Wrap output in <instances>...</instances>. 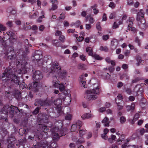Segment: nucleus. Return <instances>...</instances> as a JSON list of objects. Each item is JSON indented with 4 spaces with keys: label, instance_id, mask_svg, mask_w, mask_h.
I'll return each mask as SVG.
<instances>
[{
    "label": "nucleus",
    "instance_id": "39",
    "mask_svg": "<svg viewBox=\"0 0 148 148\" xmlns=\"http://www.w3.org/2000/svg\"><path fill=\"white\" fill-rule=\"evenodd\" d=\"M116 16V13L115 12H113L111 13L109 16V18L110 19H113Z\"/></svg>",
    "mask_w": 148,
    "mask_h": 148
},
{
    "label": "nucleus",
    "instance_id": "41",
    "mask_svg": "<svg viewBox=\"0 0 148 148\" xmlns=\"http://www.w3.org/2000/svg\"><path fill=\"white\" fill-rule=\"evenodd\" d=\"M127 2L128 5L131 6L133 5L134 3L133 0H127Z\"/></svg>",
    "mask_w": 148,
    "mask_h": 148
},
{
    "label": "nucleus",
    "instance_id": "61",
    "mask_svg": "<svg viewBox=\"0 0 148 148\" xmlns=\"http://www.w3.org/2000/svg\"><path fill=\"white\" fill-rule=\"evenodd\" d=\"M129 30H131L134 33L136 32V29L134 27H132L130 26V27L128 28Z\"/></svg>",
    "mask_w": 148,
    "mask_h": 148
},
{
    "label": "nucleus",
    "instance_id": "34",
    "mask_svg": "<svg viewBox=\"0 0 148 148\" xmlns=\"http://www.w3.org/2000/svg\"><path fill=\"white\" fill-rule=\"evenodd\" d=\"M137 61L138 62L137 64V65L138 66L139 64L140 63H143L144 62V60H141L140 58H137Z\"/></svg>",
    "mask_w": 148,
    "mask_h": 148
},
{
    "label": "nucleus",
    "instance_id": "57",
    "mask_svg": "<svg viewBox=\"0 0 148 148\" xmlns=\"http://www.w3.org/2000/svg\"><path fill=\"white\" fill-rule=\"evenodd\" d=\"M75 32V29H69L67 30V32L69 34L70 33H74Z\"/></svg>",
    "mask_w": 148,
    "mask_h": 148
},
{
    "label": "nucleus",
    "instance_id": "37",
    "mask_svg": "<svg viewBox=\"0 0 148 148\" xmlns=\"http://www.w3.org/2000/svg\"><path fill=\"white\" fill-rule=\"evenodd\" d=\"M6 25L7 26L10 27H11L13 26V24L12 22V21H9L6 23Z\"/></svg>",
    "mask_w": 148,
    "mask_h": 148
},
{
    "label": "nucleus",
    "instance_id": "12",
    "mask_svg": "<svg viewBox=\"0 0 148 148\" xmlns=\"http://www.w3.org/2000/svg\"><path fill=\"white\" fill-rule=\"evenodd\" d=\"M66 129H65L63 130H61L59 131L58 132L59 133H60L61 135L60 136L59 135L58 133H56L55 132H52V135L53 136V138L54 139L56 140L59 138V137L61 136H64L65 134L64 133V131H66Z\"/></svg>",
    "mask_w": 148,
    "mask_h": 148
},
{
    "label": "nucleus",
    "instance_id": "3",
    "mask_svg": "<svg viewBox=\"0 0 148 148\" xmlns=\"http://www.w3.org/2000/svg\"><path fill=\"white\" fill-rule=\"evenodd\" d=\"M2 107L3 108L0 111V117L3 119H5L4 116H6V115L11 118L13 117L15 113H16L18 110L17 107L12 106H9L6 105Z\"/></svg>",
    "mask_w": 148,
    "mask_h": 148
},
{
    "label": "nucleus",
    "instance_id": "9",
    "mask_svg": "<svg viewBox=\"0 0 148 148\" xmlns=\"http://www.w3.org/2000/svg\"><path fill=\"white\" fill-rule=\"evenodd\" d=\"M52 83L54 87L59 88V90L61 92L63 91L65 89V86L64 85L63 83H61L60 81L59 80H57L56 82L53 81Z\"/></svg>",
    "mask_w": 148,
    "mask_h": 148
},
{
    "label": "nucleus",
    "instance_id": "52",
    "mask_svg": "<svg viewBox=\"0 0 148 148\" xmlns=\"http://www.w3.org/2000/svg\"><path fill=\"white\" fill-rule=\"evenodd\" d=\"M125 92L129 95L131 94L132 93V91L131 89L128 88H127L126 89Z\"/></svg>",
    "mask_w": 148,
    "mask_h": 148
},
{
    "label": "nucleus",
    "instance_id": "63",
    "mask_svg": "<svg viewBox=\"0 0 148 148\" xmlns=\"http://www.w3.org/2000/svg\"><path fill=\"white\" fill-rule=\"evenodd\" d=\"M130 53V51L128 50H126L124 52V54L125 56H128Z\"/></svg>",
    "mask_w": 148,
    "mask_h": 148
},
{
    "label": "nucleus",
    "instance_id": "50",
    "mask_svg": "<svg viewBox=\"0 0 148 148\" xmlns=\"http://www.w3.org/2000/svg\"><path fill=\"white\" fill-rule=\"evenodd\" d=\"M79 58H80L83 61H85L86 60L85 56L83 54L80 56Z\"/></svg>",
    "mask_w": 148,
    "mask_h": 148
},
{
    "label": "nucleus",
    "instance_id": "1",
    "mask_svg": "<svg viewBox=\"0 0 148 148\" xmlns=\"http://www.w3.org/2000/svg\"><path fill=\"white\" fill-rule=\"evenodd\" d=\"M17 70L13 67L10 66L5 70V72L1 76L3 80L7 81L11 79V83H14L16 84H19L20 82L19 77L14 75L16 74Z\"/></svg>",
    "mask_w": 148,
    "mask_h": 148
},
{
    "label": "nucleus",
    "instance_id": "30",
    "mask_svg": "<svg viewBox=\"0 0 148 148\" xmlns=\"http://www.w3.org/2000/svg\"><path fill=\"white\" fill-rule=\"evenodd\" d=\"M100 50L101 51H104L105 52H107L108 51V49L106 46H101L100 47Z\"/></svg>",
    "mask_w": 148,
    "mask_h": 148
},
{
    "label": "nucleus",
    "instance_id": "14",
    "mask_svg": "<svg viewBox=\"0 0 148 148\" xmlns=\"http://www.w3.org/2000/svg\"><path fill=\"white\" fill-rule=\"evenodd\" d=\"M82 126V122L78 120L75 124H73L71 126V132L75 131L77 129H79Z\"/></svg>",
    "mask_w": 148,
    "mask_h": 148
},
{
    "label": "nucleus",
    "instance_id": "54",
    "mask_svg": "<svg viewBox=\"0 0 148 148\" xmlns=\"http://www.w3.org/2000/svg\"><path fill=\"white\" fill-rule=\"evenodd\" d=\"M63 24L64 26L68 27L69 25V23L66 21H64L63 22Z\"/></svg>",
    "mask_w": 148,
    "mask_h": 148
},
{
    "label": "nucleus",
    "instance_id": "33",
    "mask_svg": "<svg viewBox=\"0 0 148 148\" xmlns=\"http://www.w3.org/2000/svg\"><path fill=\"white\" fill-rule=\"evenodd\" d=\"M86 130H81L79 131V134L80 137L84 135L86 133Z\"/></svg>",
    "mask_w": 148,
    "mask_h": 148
},
{
    "label": "nucleus",
    "instance_id": "18",
    "mask_svg": "<svg viewBox=\"0 0 148 148\" xmlns=\"http://www.w3.org/2000/svg\"><path fill=\"white\" fill-rule=\"evenodd\" d=\"M102 122L104 123L103 125L104 126L108 127L109 126L110 121H109L107 117H105L102 121Z\"/></svg>",
    "mask_w": 148,
    "mask_h": 148
},
{
    "label": "nucleus",
    "instance_id": "48",
    "mask_svg": "<svg viewBox=\"0 0 148 148\" xmlns=\"http://www.w3.org/2000/svg\"><path fill=\"white\" fill-rule=\"evenodd\" d=\"M130 12L132 13L135 14L137 13V10L135 8H132L130 10Z\"/></svg>",
    "mask_w": 148,
    "mask_h": 148
},
{
    "label": "nucleus",
    "instance_id": "13",
    "mask_svg": "<svg viewBox=\"0 0 148 148\" xmlns=\"http://www.w3.org/2000/svg\"><path fill=\"white\" fill-rule=\"evenodd\" d=\"M21 63V68L20 69V71L19 73H23L24 72H25L26 71H27L25 67V65L26 64V63L25 62V61L24 60H23L22 61V62H21L20 61H18L16 63L17 66H18L19 64V65H20Z\"/></svg>",
    "mask_w": 148,
    "mask_h": 148
},
{
    "label": "nucleus",
    "instance_id": "58",
    "mask_svg": "<svg viewBox=\"0 0 148 148\" xmlns=\"http://www.w3.org/2000/svg\"><path fill=\"white\" fill-rule=\"evenodd\" d=\"M140 134L141 135H143L145 133V129H144V128H142L140 130Z\"/></svg>",
    "mask_w": 148,
    "mask_h": 148
},
{
    "label": "nucleus",
    "instance_id": "28",
    "mask_svg": "<svg viewBox=\"0 0 148 148\" xmlns=\"http://www.w3.org/2000/svg\"><path fill=\"white\" fill-rule=\"evenodd\" d=\"M59 40L62 42H64L65 40V37L63 35H61L59 36Z\"/></svg>",
    "mask_w": 148,
    "mask_h": 148
},
{
    "label": "nucleus",
    "instance_id": "45",
    "mask_svg": "<svg viewBox=\"0 0 148 148\" xmlns=\"http://www.w3.org/2000/svg\"><path fill=\"white\" fill-rule=\"evenodd\" d=\"M84 140L83 139H79L76 143V144L77 145L79 144H81L84 142Z\"/></svg>",
    "mask_w": 148,
    "mask_h": 148
},
{
    "label": "nucleus",
    "instance_id": "32",
    "mask_svg": "<svg viewBox=\"0 0 148 148\" xmlns=\"http://www.w3.org/2000/svg\"><path fill=\"white\" fill-rule=\"evenodd\" d=\"M58 8V6H57V5L53 4L52 5L51 8L49 9L50 11L51 10H54L56 9H57Z\"/></svg>",
    "mask_w": 148,
    "mask_h": 148
},
{
    "label": "nucleus",
    "instance_id": "64",
    "mask_svg": "<svg viewBox=\"0 0 148 148\" xmlns=\"http://www.w3.org/2000/svg\"><path fill=\"white\" fill-rule=\"evenodd\" d=\"M69 147L70 148H75V145L74 143H71L69 145Z\"/></svg>",
    "mask_w": 148,
    "mask_h": 148
},
{
    "label": "nucleus",
    "instance_id": "46",
    "mask_svg": "<svg viewBox=\"0 0 148 148\" xmlns=\"http://www.w3.org/2000/svg\"><path fill=\"white\" fill-rule=\"evenodd\" d=\"M6 27L4 26L2 24H0V30L2 31H4L6 30Z\"/></svg>",
    "mask_w": 148,
    "mask_h": 148
},
{
    "label": "nucleus",
    "instance_id": "59",
    "mask_svg": "<svg viewBox=\"0 0 148 148\" xmlns=\"http://www.w3.org/2000/svg\"><path fill=\"white\" fill-rule=\"evenodd\" d=\"M84 39V37L81 36H80L79 38L77 37V39L78 41L81 42Z\"/></svg>",
    "mask_w": 148,
    "mask_h": 148
},
{
    "label": "nucleus",
    "instance_id": "26",
    "mask_svg": "<svg viewBox=\"0 0 148 148\" xmlns=\"http://www.w3.org/2000/svg\"><path fill=\"white\" fill-rule=\"evenodd\" d=\"M53 43L54 45L57 46H60V43L58 40H55L53 41Z\"/></svg>",
    "mask_w": 148,
    "mask_h": 148
},
{
    "label": "nucleus",
    "instance_id": "27",
    "mask_svg": "<svg viewBox=\"0 0 148 148\" xmlns=\"http://www.w3.org/2000/svg\"><path fill=\"white\" fill-rule=\"evenodd\" d=\"M26 132V130L24 129L21 128L19 130V134L21 135H23V134L25 133Z\"/></svg>",
    "mask_w": 148,
    "mask_h": 148
},
{
    "label": "nucleus",
    "instance_id": "15",
    "mask_svg": "<svg viewBox=\"0 0 148 148\" xmlns=\"http://www.w3.org/2000/svg\"><path fill=\"white\" fill-rule=\"evenodd\" d=\"M37 148H48L49 146V144L46 141L43 142H41L40 144H38L37 146Z\"/></svg>",
    "mask_w": 148,
    "mask_h": 148
},
{
    "label": "nucleus",
    "instance_id": "43",
    "mask_svg": "<svg viewBox=\"0 0 148 148\" xmlns=\"http://www.w3.org/2000/svg\"><path fill=\"white\" fill-rule=\"evenodd\" d=\"M65 16L64 14H61L60 15L59 17L58 18V20H60V19L64 20L65 18Z\"/></svg>",
    "mask_w": 148,
    "mask_h": 148
},
{
    "label": "nucleus",
    "instance_id": "17",
    "mask_svg": "<svg viewBox=\"0 0 148 148\" xmlns=\"http://www.w3.org/2000/svg\"><path fill=\"white\" fill-rule=\"evenodd\" d=\"M92 114L90 113H85L84 114L81 116V117L83 119H87L90 118H92L93 117Z\"/></svg>",
    "mask_w": 148,
    "mask_h": 148
},
{
    "label": "nucleus",
    "instance_id": "5",
    "mask_svg": "<svg viewBox=\"0 0 148 148\" xmlns=\"http://www.w3.org/2000/svg\"><path fill=\"white\" fill-rule=\"evenodd\" d=\"M38 102L39 104L42 106H47L54 104L57 107L59 108L61 106L62 101L60 99H58L55 101L54 102L51 100H47L44 101L40 100L38 101Z\"/></svg>",
    "mask_w": 148,
    "mask_h": 148
},
{
    "label": "nucleus",
    "instance_id": "16",
    "mask_svg": "<svg viewBox=\"0 0 148 148\" xmlns=\"http://www.w3.org/2000/svg\"><path fill=\"white\" fill-rule=\"evenodd\" d=\"M118 45V41L116 39H113L111 42V47L112 49H116Z\"/></svg>",
    "mask_w": 148,
    "mask_h": 148
},
{
    "label": "nucleus",
    "instance_id": "62",
    "mask_svg": "<svg viewBox=\"0 0 148 148\" xmlns=\"http://www.w3.org/2000/svg\"><path fill=\"white\" fill-rule=\"evenodd\" d=\"M124 138V136L123 135H121V136L119 137V139L117 141H121V142L123 140V139Z\"/></svg>",
    "mask_w": 148,
    "mask_h": 148
},
{
    "label": "nucleus",
    "instance_id": "29",
    "mask_svg": "<svg viewBox=\"0 0 148 148\" xmlns=\"http://www.w3.org/2000/svg\"><path fill=\"white\" fill-rule=\"evenodd\" d=\"M72 117V115L71 114H68L65 116V119L68 120H71Z\"/></svg>",
    "mask_w": 148,
    "mask_h": 148
},
{
    "label": "nucleus",
    "instance_id": "25",
    "mask_svg": "<svg viewBox=\"0 0 148 148\" xmlns=\"http://www.w3.org/2000/svg\"><path fill=\"white\" fill-rule=\"evenodd\" d=\"M58 146L57 144L56 143L52 142L49 145V148H56Z\"/></svg>",
    "mask_w": 148,
    "mask_h": 148
},
{
    "label": "nucleus",
    "instance_id": "38",
    "mask_svg": "<svg viewBox=\"0 0 148 148\" xmlns=\"http://www.w3.org/2000/svg\"><path fill=\"white\" fill-rule=\"evenodd\" d=\"M120 121L121 123H123L126 121L125 118L124 116H121L120 119Z\"/></svg>",
    "mask_w": 148,
    "mask_h": 148
},
{
    "label": "nucleus",
    "instance_id": "22",
    "mask_svg": "<svg viewBox=\"0 0 148 148\" xmlns=\"http://www.w3.org/2000/svg\"><path fill=\"white\" fill-rule=\"evenodd\" d=\"M97 7V5L96 4H95L93 6L91 7V8L93 10V12L95 14H96L99 12V10L96 8Z\"/></svg>",
    "mask_w": 148,
    "mask_h": 148
},
{
    "label": "nucleus",
    "instance_id": "20",
    "mask_svg": "<svg viewBox=\"0 0 148 148\" xmlns=\"http://www.w3.org/2000/svg\"><path fill=\"white\" fill-rule=\"evenodd\" d=\"M103 78L105 79H108L110 78V75L107 73L103 72L101 75Z\"/></svg>",
    "mask_w": 148,
    "mask_h": 148
},
{
    "label": "nucleus",
    "instance_id": "47",
    "mask_svg": "<svg viewBox=\"0 0 148 148\" xmlns=\"http://www.w3.org/2000/svg\"><path fill=\"white\" fill-rule=\"evenodd\" d=\"M96 28L97 29L99 30H101V27L100 26V23L99 22H98L97 23Z\"/></svg>",
    "mask_w": 148,
    "mask_h": 148
},
{
    "label": "nucleus",
    "instance_id": "19",
    "mask_svg": "<svg viewBox=\"0 0 148 148\" xmlns=\"http://www.w3.org/2000/svg\"><path fill=\"white\" fill-rule=\"evenodd\" d=\"M88 21H89V22L90 23H93L94 22V20L93 18L91 17L90 15H87L86 17L85 21L86 22Z\"/></svg>",
    "mask_w": 148,
    "mask_h": 148
},
{
    "label": "nucleus",
    "instance_id": "6",
    "mask_svg": "<svg viewBox=\"0 0 148 148\" xmlns=\"http://www.w3.org/2000/svg\"><path fill=\"white\" fill-rule=\"evenodd\" d=\"M144 12L143 10L141 9L137 13L136 20L137 21L140 22V24H139L140 27L143 29L145 28L146 25L145 24V21L143 18L144 17Z\"/></svg>",
    "mask_w": 148,
    "mask_h": 148
},
{
    "label": "nucleus",
    "instance_id": "36",
    "mask_svg": "<svg viewBox=\"0 0 148 148\" xmlns=\"http://www.w3.org/2000/svg\"><path fill=\"white\" fill-rule=\"evenodd\" d=\"M45 17L44 15H41L40 16L37 20V21L38 23H40L42 22V19L43 18H45Z\"/></svg>",
    "mask_w": 148,
    "mask_h": 148
},
{
    "label": "nucleus",
    "instance_id": "55",
    "mask_svg": "<svg viewBox=\"0 0 148 148\" xmlns=\"http://www.w3.org/2000/svg\"><path fill=\"white\" fill-rule=\"evenodd\" d=\"M45 27L44 25H41L39 27V29L40 31H42L45 29Z\"/></svg>",
    "mask_w": 148,
    "mask_h": 148
},
{
    "label": "nucleus",
    "instance_id": "42",
    "mask_svg": "<svg viewBox=\"0 0 148 148\" xmlns=\"http://www.w3.org/2000/svg\"><path fill=\"white\" fill-rule=\"evenodd\" d=\"M109 37L108 35H104L102 36V39L104 41H106L109 39Z\"/></svg>",
    "mask_w": 148,
    "mask_h": 148
},
{
    "label": "nucleus",
    "instance_id": "44",
    "mask_svg": "<svg viewBox=\"0 0 148 148\" xmlns=\"http://www.w3.org/2000/svg\"><path fill=\"white\" fill-rule=\"evenodd\" d=\"M39 110V108H36L33 112V114H37Z\"/></svg>",
    "mask_w": 148,
    "mask_h": 148
},
{
    "label": "nucleus",
    "instance_id": "21",
    "mask_svg": "<svg viewBox=\"0 0 148 148\" xmlns=\"http://www.w3.org/2000/svg\"><path fill=\"white\" fill-rule=\"evenodd\" d=\"M134 104H132L131 106H126L127 110L128 111H133L134 109Z\"/></svg>",
    "mask_w": 148,
    "mask_h": 148
},
{
    "label": "nucleus",
    "instance_id": "8",
    "mask_svg": "<svg viewBox=\"0 0 148 148\" xmlns=\"http://www.w3.org/2000/svg\"><path fill=\"white\" fill-rule=\"evenodd\" d=\"M41 52L39 50H37L36 51L35 53L33 54V57H34L33 60L34 61H36L37 62H38L42 60V54Z\"/></svg>",
    "mask_w": 148,
    "mask_h": 148
},
{
    "label": "nucleus",
    "instance_id": "49",
    "mask_svg": "<svg viewBox=\"0 0 148 148\" xmlns=\"http://www.w3.org/2000/svg\"><path fill=\"white\" fill-rule=\"evenodd\" d=\"M140 79L138 77H137L133 79L132 81V83H136L140 80Z\"/></svg>",
    "mask_w": 148,
    "mask_h": 148
},
{
    "label": "nucleus",
    "instance_id": "51",
    "mask_svg": "<svg viewBox=\"0 0 148 148\" xmlns=\"http://www.w3.org/2000/svg\"><path fill=\"white\" fill-rule=\"evenodd\" d=\"M62 32L61 31L57 30L56 33H55V35L56 36H60L62 35Z\"/></svg>",
    "mask_w": 148,
    "mask_h": 148
},
{
    "label": "nucleus",
    "instance_id": "11",
    "mask_svg": "<svg viewBox=\"0 0 148 148\" xmlns=\"http://www.w3.org/2000/svg\"><path fill=\"white\" fill-rule=\"evenodd\" d=\"M14 50L13 48L12 47L9 48L7 53L6 54L8 59L12 60L13 58L15 55Z\"/></svg>",
    "mask_w": 148,
    "mask_h": 148
},
{
    "label": "nucleus",
    "instance_id": "60",
    "mask_svg": "<svg viewBox=\"0 0 148 148\" xmlns=\"http://www.w3.org/2000/svg\"><path fill=\"white\" fill-rule=\"evenodd\" d=\"M137 137V135L136 133H134L132 136L131 138L132 140H133L136 138Z\"/></svg>",
    "mask_w": 148,
    "mask_h": 148
},
{
    "label": "nucleus",
    "instance_id": "56",
    "mask_svg": "<svg viewBox=\"0 0 148 148\" xmlns=\"http://www.w3.org/2000/svg\"><path fill=\"white\" fill-rule=\"evenodd\" d=\"M86 28L88 30H89L90 29L91 26L90 24H86L85 25Z\"/></svg>",
    "mask_w": 148,
    "mask_h": 148
},
{
    "label": "nucleus",
    "instance_id": "53",
    "mask_svg": "<svg viewBox=\"0 0 148 148\" xmlns=\"http://www.w3.org/2000/svg\"><path fill=\"white\" fill-rule=\"evenodd\" d=\"M115 5L114 3L112 2L110 3L109 7L111 8H113L115 7Z\"/></svg>",
    "mask_w": 148,
    "mask_h": 148
},
{
    "label": "nucleus",
    "instance_id": "4",
    "mask_svg": "<svg viewBox=\"0 0 148 148\" xmlns=\"http://www.w3.org/2000/svg\"><path fill=\"white\" fill-rule=\"evenodd\" d=\"M86 93L87 94L86 98L88 100H94L96 99L97 97V95L100 93V89L99 86L91 90H87Z\"/></svg>",
    "mask_w": 148,
    "mask_h": 148
},
{
    "label": "nucleus",
    "instance_id": "24",
    "mask_svg": "<svg viewBox=\"0 0 148 148\" xmlns=\"http://www.w3.org/2000/svg\"><path fill=\"white\" fill-rule=\"evenodd\" d=\"M93 57L97 60H101L103 59V58L96 54H94L93 55Z\"/></svg>",
    "mask_w": 148,
    "mask_h": 148
},
{
    "label": "nucleus",
    "instance_id": "35",
    "mask_svg": "<svg viewBox=\"0 0 148 148\" xmlns=\"http://www.w3.org/2000/svg\"><path fill=\"white\" fill-rule=\"evenodd\" d=\"M135 41L136 43H138V45L140 46L141 45V40H139L138 37H136Z\"/></svg>",
    "mask_w": 148,
    "mask_h": 148
},
{
    "label": "nucleus",
    "instance_id": "10",
    "mask_svg": "<svg viewBox=\"0 0 148 148\" xmlns=\"http://www.w3.org/2000/svg\"><path fill=\"white\" fill-rule=\"evenodd\" d=\"M42 75L40 71H36L33 73V79L34 81H36L39 82L42 79Z\"/></svg>",
    "mask_w": 148,
    "mask_h": 148
},
{
    "label": "nucleus",
    "instance_id": "40",
    "mask_svg": "<svg viewBox=\"0 0 148 148\" xmlns=\"http://www.w3.org/2000/svg\"><path fill=\"white\" fill-rule=\"evenodd\" d=\"M139 117V114L138 113L136 114L134 117L132 122L136 121Z\"/></svg>",
    "mask_w": 148,
    "mask_h": 148
},
{
    "label": "nucleus",
    "instance_id": "2",
    "mask_svg": "<svg viewBox=\"0 0 148 148\" xmlns=\"http://www.w3.org/2000/svg\"><path fill=\"white\" fill-rule=\"evenodd\" d=\"M59 65L58 62L56 61L50 64L51 66L49 71L50 73L55 75L53 76V79L56 78L57 79H62L67 77V73L65 70H61V67L58 66Z\"/></svg>",
    "mask_w": 148,
    "mask_h": 148
},
{
    "label": "nucleus",
    "instance_id": "31",
    "mask_svg": "<svg viewBox=\"0 0 148 148\" xmlns=\"http://www.w3.org/2000/svg\"><path fill=\"white\" fill-rule=\"evenodd\" d=\"M41 131L45 133H47L48 131V129L47 127L45 125L42 126Z\"/></svg>",
    "mask_w": 148,
    "mask_h": 148
},
{
    "label": "nucleus",
    "instance_id": "7",
    "mask_svg": "<svg viewBox=\"0 0 148 148\" xmlns=\"http://www.w3.org/2000/svg\"><path fill=\"white\" fill-rule=\"evenodd\" d=\"M26 87L28 90L31 89L35 92H37L38 91L40 88L39 82L34 81V82L31 84H29Z\"/></svg>",
    "mask_w": 148,
    "mask_h": 148
},
{
    "label": "nucleus",
    "instance_id": "23",
    "mask_svg": "<svg viewBox=\"0 0 148 148\" xmlns=\"http://www.w3.org/2000/svg\"><path fill=\"white\" fill-rule=\"evenodd\" d=\"M134 20L133 18H130L127 21V22L128 23V28L130 27V26L132 27V25L133 23L132 20Z\"/></svg>",
    "mask_w": 148,
    "mask_h": 148
}]
</instances>
